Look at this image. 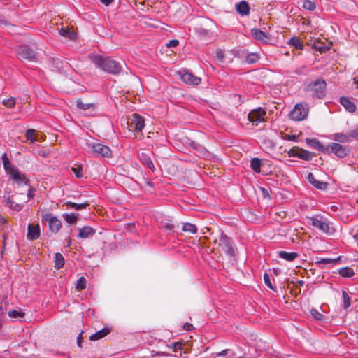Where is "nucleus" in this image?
<instances>
[{
    "mask_svg": "<svg viewBox=\"0 0 358 358\" xmlns=\"http://www.w3.org/2000/svg\"><path fill=\"white\" fill-rule=\"evenodd\" d=\"M71 171L76 176V178H81L83 177V168L80 166L72 167Z\"/></svg>",
    "mask_w": 358,
    "mask_h": 358,
    "instance_id": "nucleus-44",
    "label": "nucleus"
},
{
    "mask_svg": "<svg viewBox=\"0 0 358 358\" xmlns=\"http://www.w3.org/2000/svg\"><path fill=\"white\" fill-rule=\"evenodd\" d=\"M183 327L186 331H190L193 328V325L190 323H185Z\"/></svg>",
    "mask_w": 358,
    "mask_h": 358,
    "instance_id": "nucleus-53",
    "label": "nucleus"
},
{
    "mask_svg": "<svg viewBox=\"0 0 358 358\" xmlns=\"http://www.w3.org/2000/svg\"><path fill=\"white\" fill-rule=\"evenodd\" d=\"M69 33V30L68 29L62 28L59 31L60 35H62L63 36H66V37L67 36Z\"/></svg>",
    "mask_w": 358,
    "mask_h": 358,
    "instance_id": "nucleus-52",
    "label": "nucleus"
},
{
    "mask_svg": "<svg viewBox=\"0 0 358 358\" xmlns=\"http://www.w3.org/2000/svg\"><path fill=\"white\" fill-rule=\"evenodd\" d=\"M3 202L13 210L20 211L22 209L21 205L13 201L10 197L6 198Z\"/></svg>",
    "mask_w": 358,
    "mask_h": 358,
    "instance_id": "nucleus-26",
    "label": "nucleus"
},
{
    "mask_svg": "<svg viewBox=\"0 0 358 358\" xmlns=\"http://www.w3.org/2000/svg\"><path fill=\"white\" fill-rule=\"evenodd\" d=\"M287 44L298 50H302L303 48V45L300 42L299 38L296 36L292 37L288 41Z\"/></svg>",
    "mask_w": 358,
    "mask_h": 358,
    "instance_id": "nucleus-28",
    "label": "nucleus"
},
{
    "mask_svg": "<svg viewBox=\"0 0 358 358\" xmlns=\"http://www.w3.org/2000/svg\"><path fill=\"white\" fill-rule=\"evenodd\" d=\"M308 180L312 184L315 188L324 190L327 187V183L317 180L313 173H309L308 175Z\"/></svg>",
    "mask_w": 358,
    "mask_h": 358,
    "instance_id": "nucleus-15",
    "label": "nucleus"
},
{
    "mask_svg": "<svg viewBox=\"0 0 358 358\" xmlns=\"http://www.w3.org/2000/svg\"><path fill=\"white\" fill-rule=\"evenodd\" d=\"M229 352H230V350L229 349L223 350L222 351L217 354V357L226 356Z\"/></svg>",
    "mask_w": 358,
    "mask_h": 358,
    "instance_id": "nucleus-50",
    "label": "nucleus"
},
{
    "mask_svg": "<svg viewBox=\"0 0 358 358\" xmlns=\"http://www.w3.org/2000/svg\"><path fill=\"white\" fill-rule=\"evenodd\" d=\"M139 159L141 162L148 167L149 169H150L152 171H155V167L154 166V164L150 158V157L145 152H141L138 155Z\"/></svg>",
    "mask_w": 358,
    "mask_h": 358,
    "instance_id": "nucleus-17",
    "label": "nucleus"
},
{
    "mask_svg": "<svg viewBox=\"0 0 358 358\" xmlns=\"http://www.w3.org/2000/svg\"><path fill=\"white\" fill-rule=\"evenodd\" d=\"M182 231L185 232H188L192 234H194L197 232V228L196 225L192 223H185L182 226Z\"/></svg>",
    "mask_w": 358,
    "mask_h": 358,
    "instance_id": "nucleus-30",
    "label": "nucleus"
},
{
    "mask_svg": "<svg viewBox=\"0 0 358 358\" xmlns=\"http://www.w3.org/2000/svg\"><path fill=\"white\" fill-rule=\"evenodd\" d=\"M54 262L55 268L56 269H60L61 268H62L64 264V259L63 255L59 252L55 253Z\"/></svg>",
    "mask_w": 358,
    "mask_h": 358,
    "instance_id": "nucleus-25",
    "label": "nucleus"
},
{
    "mask_svg": "<svg viewBox=\"0 0 358 358\" xmlns=\"http://www.w3.org/2000/svg\"><path fill=\"white\" fill-rule=\"evenodd\" d=\"M354 82L358 85V75L354 78Z\"/></svg>",
    "mask_w": 358,
    "mask_h": 358,
    "instance_id": "nucleus-59",
    "label": "nucleus"
},
{
    "mask_svg": "<svg viewBox=\"0 0 358 358\" xmlns=\"http://www.w3.org/2000/svg\"><path fill=\"white\" fill-rule=\"evenodd\" d=\"M3 168L7 175L13 179L17 185H29V180L25 174L21 173L19 170L10 162L7 154L4 152L1 157Z\"/></svg>",
    "mask_w": 358,
    "mask_h": 358,
    "instance_id": "nucleus-3",
    "label": "nucleus"
},
{
    "mask_svg": "<svg viewBox=\"0 0 358 358\" xmlns=\"http://www.w3.org/2000/svg\"><path fill=\"white\" fill-rule=\"evenodd\" d=\"M288 155L292 157H298L301 159L309 161L313 157L312 152L298 147H294L288 151Z\"/></svg>",
    "mask_w": 358,
    "mask_h": 358,
    "instance_id": "nucleus-11",
    "label": "nucleus"
},
{
    "mask_svg": "<svg viewBox=\"0 0 358 358\" xmlns=\"http://www.w3.org/2000/svg\"><path fill=\"white\" fill-rule=\"evenodd\" d=\"M130 127L135 132L141 131L145 127L143 117L138 114H133L131 117Z\"/></svg>",
    "mask_w": 358,
    "mask_h": 358,
    "instance_id": "nucleus-12",
    "label": "nucleus"
},
{
    "mask_svg": "<svg viewBox=\"0 0 358 358\" xmlns=\"http://www.w3.org/2000/svg\"><path fill=\"white\" fill-rule=\"evenodd\" d=\"M224 52L223 50H219L216 52V57L220 61H222L224 58Z\"/></svg>",
    "mask_w": 358,
    "mask_h": 358,
    "instance_id": "nucleus-47",
    "label": "nucleus"
},
{
    "mask_svg": "<svg viewBox=\"0 0 358 358\" xmlns=\"http://www.w3.org/2000/svg\"><path fill=\"white\" fill-rule=\"evenodd\" d=\"M15 99L13 97H10L8 99L3 100L2 103L7 108H13L15 105Z\"/></svg>",
    "mask_w": 358,
    "mask_h": 358,
    "instance_id": "nucleus-42",
    "label": "nucleus"
},
{
    "mask_svg": "<svg viewBox=\"0 0 358 358\" xmlns=\"http://www.w3.org/2000/svg\"><path fill=\"white\" fill-rule=\"evenodd\" d=\"M66 206L68 208L74 209L76 210H83L85 209L86 207L88 206V203H76L74 202L68 201L66 203Z\"/></svg>",
    "mask_w": 358,
    "mask_h": 358,
    "instance_id": "nucleus-27",
    "label": "nucleus"
},
{
    "mask_svg": "<svg viewBox=\"0 0 358 358\" xmlns=\"http://www.w3.org/2000/svg\"><path fill=\"white\" fill-rule=\"evenodd\" d=\"M259 59V57L256 53H250L246 56L245 62L248 64L256 63Z\"/></svg>",
    "mask_w": 358,
    "mask_h": 358,
    "instance_id": "nucleus-35",
    "label": "nucleus"
},
{
    "mask_svg": "<svg viewBox=\"0 0 358 358\" xmlns=\"http://www.w3.org/2000/svg\"><path fill=\"white\" fill-rule=\"evenodd\" d=\"M94 229L90 226H85L79 229L78 237L82 239L87 238L95 234Z\"/></svg>",
    "mask_w": 358,
    "mask_h": 358,
    "instance_id": "nucleus-18",
    "label": "nucleus"
},
{
    "mask_svg": "<svg viewBox=\"0 0 358 358\" xmlns=\"http://www.w3.org/2000/svg\"><path fill=\"white\" fill-rule=\"evenodd\" d=\"M42 221L48 223L49 228L53 233H57L62 227L61 221L49 213L42 214Z\"/></svg>",
    "mask_w": 358,
    "mask_h": 358,
    "instance_id": "nucleus-7",
    "label": "nucleus"
},
{
    "mask_svg": "<svg viewBox=\"0 0 358 358\" xmlns=\"http://www.w3.org/2000/svg\"><path fill=\"white\" fill-rule=\"evenodd\" d=\"M308 115V110L302 103L296 104L289 113V117L295 121L304 120Z\"/></svg>",
    "mask_w": 358,
    "mask_h": 358,
    "instance_id": "nucleus-10",
    "label": "nucleus"
},
{
    "mask_svg": "<svg viewBox=\"0 0 358 358\" xmlns=\"http://www.w3.org/2000/svg\"><path fill=\"white\" fill-rule=\"evenodd\" d=\"M178 43H179L178 40H171L167 45L169 47H176Z\"/></svg>",
    "mask_w": 358,
    "mask_h": 358,
    "instance_id": "nucleus-51",
    "label": "nucleus"
},
{
    "mask_svg": "<svg viewBox=\"0 0 358 358\" xmlns=\"http://www.w3.org/2000/svg\"><path fill=\"white\" fill-rule=\"evenodd\" d=\"M261 165H262V162L259 158L255 157V158L252 159V160L250 162V167L255 172L260 173Z\"/></svg>",
    "mask_w": 358,
    "mask_h": 358,
    "instance_id": "nucleus-29",
    "label": "nucleus"
},
{
    "mask_svg": "<svg viewBox=\"0 0 358 358\" xmlns=\"http://www.w3.org/2000/svg\"><path fill=\"white\" fill-rule=\"evenodd\" d=\"M337 262L336 259L323 258L317 262L318 264H331Z\"/></svg>",
    "mask_w": 358,
    "mask_h": 358,
    "instance_id": "nucleus-45",
    "label": "nucleus"
},
{
    "mask_svg": "<svg viewBox=\"0 0 358 358\" xmlns=\"http://www.w3.org/2000/svg\"><path fill=\"white\" fill-rule=\"evenodd\" d=\"M340 103L350 113H354L356 110L355 105L347 97H341Z\"/></svg>",
    "mask_w": 358,
    "mask_h": 358,
    "instance_id": "nucleus-19",
    "label": "nucleus"
},
{
    "mask_svg": "<svg viewBox=\"0 0 358 358\" xmlns=\"http://www.w3.org/2000/svg\"><path fill=\"white\" fill-rule=\"evenodd\" d=\"M76 106L78 108L86 110L91 108H94L93 103H83L82 100H78L76 101Z\"/></svg>",
    "mask_w": 358,
    "mask_h": 358,
    "instance_id": "nucleus-38",
    "label": "nucleus"
},
{
    "mask_svg": "<svg viewBox=\"0 0 358 358\" xmlns=\"http://www.w3.org/2000/svg\"><path fill=\"white\" fill-rule=\"evenodd\" d=\"M294 72L298 74V75H300V74H304L306 73V67L305 66H301L297 69H296L294 71Z\"/></svg>",
    "mask_w": 358,
    "mask_h": 358,
    "instance_id": "nucleus-48",
    "label": "nucleus"
},
{
    "mask_svg": "<svg viewBox=\"0 0 358 358\" xmlns=\"http://www.w3.org/2000/svg\"><path fill=\"white\" fill-rule=\"evenodd\" d=\"M86 282H87L86 279L84 277H80L76 282V289L77 290H83V289H85Z\"/></svg>",
    "mask_w": 358,
    "mask_h": 358,
    "instance_id": "nucleus-39",
    "label": "nucleus"
},
{
    "mask_svg": "<svg viewBox=\"0 0 358 358\" xmlns=\"http://www.w3.org/2000/svg\"><path fill=\"white\" fill-rule=\"evenodd\" d=\"M6 222V219L0 215V222L1 223H5Z\"/></svg>",
    "mask_w": 358,
    "mask_h": 358,
    "instance_id": "nucleus-58",
    "label": "nucleus"
},
{
    "mask_svg": "<svg viewBox=\"0 0 358 358\" xmlns=\"http://www.w3.org/2000/svg\"><path fill=\"white\" fill-rule=\"evenodd\" d=\"M91 60L97 68L110 74L117 75L122 69L120 64L110 57L95 55L91 57Z\"/></svg>",
    "mask_w": 358,
    "mask_h": 358,
    "instance_id": "nucleus-2",
    "label": "nucleus"
},
{
    "mask_svg": "<svg viewBox=\"0 0 358 358\" xmlns=\"http://www.w3.org/2000/svg\"><path fill=\"white\" fill-rule=\"evenodd\" d=\"M219 245L222 248V250L224 253L229 256L233 257L235 255L234 250L233 248L234 243L231 238L228 237L225 234L222 233L220 236Z\"/></svg>",
    "mask_w": 358,
    "mask_h": 358,
    "instance_id": "nucleus-6",
    "label": "nucleus"
},
{
    "mask_svg": "<svg viewBox=\"0 0 358 358\" xmlns=\"http://www.w3.org/2000/svg\"><path fill=\"white\" fill-rule=\"evenodd\" d=\"M66 37L69 38L71 40H73L76 37V35L73 31H69V33L68 34Z\"/></svg>",
    "mask_w": 358,
    "mask_h": 358,
    "instance_id": "nucleus-56",
    "label": "nucleus"
},
{
    "mask_svg": "<svg viewBox=\"0 0 358 358\" xmlns=\"http://www.w3.org/2000/svg\"><path fill=\"white\" fill-rule=\"evenodd\" d=\"M236 11L242 16L248 15L250 13L248 3L245 1H241L236 5Z\"/></svg>",
    "mask_w": 358,
    "mask_h": 358,
    "instance_id": "nucleus-20",
    "label": "nucleus"
},
{
    "mask_svg": "<svg viewBox=\"0 0 358 358\" xmlns=\"http://www.w3.org/2000/svg\"><path fill=\"white\" fill-rule=\"evenodd\" d=\"M333 139L341 143H345L350 141V137L343 133H336L334 134Z\"/></svg>",
    "mask_w": 358,
    "mask_h": 358,
    "instance_id": "nucleus-32",
    "label": "nucleus"
},
{
    "mask_svg": "<svg viewBox=\"0 0 358 358\" xmlns=\"http://www.w3.org/2000/svg\"><path fill=\"white\" fill-rule=\"evenodd\" d=\"M331 150L335 155L338 157L343 158L348 155L349 149L339 143H333L330 145Z\"/></svg>",
    "mask_w": 358,
    "mask_h": 358,
    "instance_id": "nucleus-14",
    "label": "nucleus"
},
{
    "mask_svg": "<svg viewBox=\"0 0 358 358\" xmlns=\"http://www.w3.org/2000/svg\"><path fill=\"white\" fill-rule=\"evenodd\" d=\"M62 217L69 224H75L78 220V217L73 213H64L62 215Z\"/></svg>",
    "mask_w": 358,
    "mask_h": 358,
    "instance_id": "nucleus-33",
    "label": "nucleus"
},
{
    "mask_svg": "<svg viewBox=\"0 0 358 358\" xmlns=\"http://www.w3.org/2000/svg\"><path fill=\"white\" fill-rule=\"evenodd\" d=\"M40 236V226L39 224L32 225L29 224L27 238L29 240H36Z\"/></svg>",
    "mask_w": 358,
    "mask_h": 358,
    "instance_id": "nucleus-16",
    "label": "nucleus"
},
{
    "mask_svg": "<svg viewBox=\"0 0 358 358\" xmlns=\"http://www.w3.org/2000/svg\"><path fill=\"white\" fill-rule=\"evenodd\" d=\"M298 138V136L296 135H289V134H285L284 139L287 141H296Z\"/></svg>",
    "mask_w": 358,
    "mask_h": 358,
    "instance_id": "nucleus-46",
    "label": "nucleus"
},
{
    "mask_svg": "<svg viewBox=\"0 0 358 358\" xmlns=\"http://www.w3.org/2000/svg\"><path fill=\"white\" fill-rule=\"evenodd\" d=\"M82 341H83L82 335L79 334L78 336L77 337V343L79 347H81Z\"/></svg>",
    "mask_w": 358,
    "mask_h": 358,
    "instance_id": "nucleus-54",
    "label": "nucleus"
},
{
    "mask_svg": "<svg viewBox=\"0 0 358 358\" xmlns=\"http://www.w3.org/2000/svg\"><path fill=\"white\" fill-rule=\"evenodd\" d=\"M252 36L257 40L266 41L268 39L266 34L259 29H253L251 30Z\"/></svg>",
    "mask_w": 358,
    "mask_h": 358,
    "instance_id": "nucleus-23",
    "label": "nucleus"
},
{
    "mask_svg": "<svg viewBox=\"0 0 358 358\" xmlns=\"http://www.w3.org/2000/svg\"><path fill=\"white\" fill-rule=\"evenodd\" d=\"M339 274L345 278L352 277L355 274L352 268L350 267H344L340 269Z\"/></svg>",
    "mask_w": 358,
    "mask_h": 358,
    "instance_id": "nucleus-31",
    "label": "nucleus"
},
{
    "mask_svg": "<svg viewBox=\"0 0 358 358\" xmlns=\"http://www.w3.org/2000/svg\"><path fill=\"white\" fill-rule=\"evenodd\" d=\"M35 189L33 187H30L27 192V197L31 199L34 196Z\"/></svg>",
    "mask_w": 358,
    "mask_h": 358,
    "instance_id": "nucleus-49",
    "label": "nucleus"
},
{
    "mask_svg": "<svg viewBox=\"0 0 358 358\" xmlns=\"http://www.w3.org/2000/svg\"><path fill=\"white\" fill-rule=\"evenodd\" d=\"M353 237L357 241H358V228L356 229V233L353 235Z\"/></svg>",
    "mask_w": 358,
    "mask_h": 358,
    "instance_id": "nucleus-57",
    "label": "nucleus"
},
{
    "mask_svg": "<svg viewBox=\"0 0 358 358\" xmlns=\"http://www.w3.org/2000/svg\"><path fill=\"white\" fill-rule=\"evenodd\" d=\"M110 332V329L109 328H103L96 331V333L92 334L90 337V340L93 341L99 340L103 337L106 336V335H108Z\"/></svg>",
    "mask_w": 358,
    "mask_h": 358,
    "instance_id": "nucleus-22",
    "label": "nucleus"
},
{
    "mask_svg": "<svg viewBox=\"0 0 358 358\" xmlns=\"http://www.w3.org/2000/svg\"><path fill=\"white\" fill-rule=\"evenodd\" d=\"M327 83L323 79H317L310 82L304 88V91L309 93L313 98L323 99L326 95Z\"/></svg>",
    "mask_w": 358,
    "mask_h": 358,
    "instance_id": "nucleus-4",
    "label": "nucleus"
},
{
    "mask_svg": "<svg viewBox=\"0 0 358 358\" xmlns=\"http://www.w3.org/2000/svg\"><path fill=\"white\" fill-rule=\"evenodd\" d=\"M24 313L20 310H13L8 312V315L11 317L20 320L23 318Z\"/></svg>",
    "mask_w": 358,
    "mask_h": 358,
    "instance_id": "nucleus-37",
    "label": "nucleus"
},
{
    "mask_svg": "<svg viewBox=\"0 0 358 358\" xmlns=\"http://www.w3.org/2000/svg\"><path fill=\"white\" fill-rule=\"evenodd\" d=\"M17 55L20 59H24L29 61H34L36 58L35 51L29 45H22L17 48Z\"/></svg>",
    "mask_w": 358,
    "mask_h": 358,
    "instance_id": "nucleus-8",
    "label": "nucleus"
},
{
    "mask_svg": "<svg viewBox=\"0 0 358 358\" xmlns=\"http://www.w3.org/2000/svg\"><path fill=\"white\" fill-rule=\"evenodd\" d=\"M35 130L33 129H29L26 131L25 136L27 141H29L31 143H35L37 140L34 137Z\"/></svg>",
    "mask_w": 358,
    "mask_h": 358,
    "instance_id": "nucleus-36",
    "label": "nucleus"
},
{
    "mask_svg": "<svg viewBox=\"0 0 358 358\" xmlns=\"http://www.w3.org/2000/svg\"><path fill=\"white\" fill-rule=\"evenodd\" d=\"M308 224L327 234H332L334 231L328 219L321 215L308 217Z\"/></svg>",
    "mask_w": 358,
    "mask_h": 358,
    "instance_id": "nucleus-5",
    "label": "nucleus"
},
{
    "mask_svg": "<svg viewBox=\"0 0 358 358\" xmlns=\"http://www.w3.org/2000/svg\"><path fill=\"white\" fill-rule=\"evenodd\" d=\"M303 283V281H301V282H300V285H302Z\"/></svg>",
    "mask_w": 358,
    "mask_h": 358,
    "instance_id": "nucleus-61",
    "label": "nucleus"
},
{
    "mask_svg": "<svg viewBox=\"0 0 358 358\" xmlns=\"http://www.w3.org/2000/svg\"><path fill=\"white\" fill-rule=\"evenodd\" d=\"M100 1L106 6L110 5L114 0H100Z\"/></svg>",
    "mask_w": 358,
    "mask_h": 358,
    "instance_id": "nucleus-55",
    "label": "nucleus"
},
{
    "mask_svg": "<svg viewBox=\"0 0 358 358\" xmlns=\"http://www.w3.org/2000/svg\"><path fill=\"white\" fill-rule=\"evenodd\" d=\"M279 257L285 260L288 262H292L294 260L298 257V253L296 252H288L286 251H280Z\"/></svg>",
    "mask_w": 358,
    "mask_h": 358,
    "instance_id": "nucleus-24",
    "label": "nucleus"
},
{
    "mask_svg": "<svg viewBox=\"0 0 358 358\" xmlns=\"http://www.w3.org/2000/svg\"><path fill=\"white\" fill-rule=\"evenodd\" d=\"M180 78L185 83L189 85H198L201 81L199 77H197L187 71L182 73Z\"/></svg>",
    "mask_w": 358,
    "mask_h": 358,
    "instance_id": "nucleus-13",
    "label": "nucleus"
},
{
    "mask_svg": "<svg viewBox=\"0 0 358 358\" xmlns=\"http://www.w3.org/2000/svg\"><path fill=\"white\" fill-rule=\"evenodd\" d=\"M83 149L94 157L110 158L112 157L110 148L94 139H84L81 143Z\"/></svg>",
    "mask_w": 358,
    "mask_h": 358,
    "instance_id": "nucleus-1",
    "label": "nucleus"
},
{
    "mask_svg": "<svg viewBox=\"0 0 358 358\" xmlns=\"http://www.w3.org/2000/svg\"><path fill=\"white\" fill-rule=\"evenodd\" d=\"M266 115V110L262 108L259 107L249 113L248 120L253 125L257 126L259 123L264 122Z\"/></svg>",
    "mask_w": 358,
    "mask_h": 358,
    "instance_id": "nucleus-9",
    "label": "nucleus"
},
{
    "mask_svg": "<svg viewBox=\"0 0 358 358\" xmlns=\"http://www.w3.org/2000/svg\"><path fill=\"white\" fill-rule=\"evenodd\" d=\"M302 6L304 9L310 11L314 10L316 8L315 3L310 0L303 1Z\"/></svg>",
    "mask_w": 358,
    "mask_h": 358,
    "instance_id": "nucleus-34",
    "label": "nucleus"
},
{
    "mask_svg": "<svg viewBox=\"0 0 358 358\" xmlns=\"http://www.w3.org/2000/svg\"><path fill=\"white\" fill-rule=\"evenodd\" d=\"M71 242V238H69V241H68V243H67V246H69V245H70Z\"/></svg>",
    "mask_w": 358,
    "mask_h": 358,
    "instance_id": "nucleus-60",
    "label": "nucleus"
},
{
    "mask_svg": "<svg viewBox=\"0 0 358 358\" xmlns=\"http://www.w3.org/2000/svg\"><path fill=\"white\" fill-rule=\"evenodd\" d=\"M264 281L265 285H267L271 290L275 291V287L272 285L270 280V276L266 273L264 274Z\"/></svg>",
    "mask_w": 358,
    "mask_h": 358,
    "instance_id": "nucleus-43",
    "label": "nucleus"
},
{
    "mask_svg": "<svg viewBox=\"0 0 358 358\" xmlns=\"http://www.w3.org/2000/svg\"><path fill=\"white\" fill-rule=\"evenodd\" d=\"M357 334H358V332H357Z\"/></svg>",
    "mask_w": 358,
    "mask_h": 358,
    "instance_id": "nucleus-62",
    "label": "nucleus"
},
{
    "mask_svg": "<svg viewBox=\"0 0 358 358\" xmlns=\"http://www.w3.org/2000/svg\"><path fill=\"white\" fill-rule=\"evenodd\" d=\"M311 316L317 320H323L324 316L317 309H311L310 311Z\"/></svg>",
    "mask_w": 358,
    "mask_h": 358,
    "instance_id": "nucleus-41",
    "label": "nucleus"
},
{
    "mask_svg": "<svg viewBox=\"0 0 358 358\" xmlns=\"http://www.w3.org/2000/svg\"><path fill=\"white\" fill-rule=\"evenodd\" d=\"M342 296L343 299V308L345 309H347L348 307L350 306V298L347 292L345 290L342 291Z\"/></svg>",
    "mask_w": 358,
    "mask_h": 358,
    "instance_id": "nucleus-40",
    "label": "nucleus"
},
{
    "mask_svg": "<svg viewBox=\"0 0 358 358\" xmlns=\"http://www.w3.org/2000/svg\"><path fill=\"white\" fill-rule=\"evenodd\" d=\"M307 143L312 148L317 149L318 150L322 152H327L329 148H326L324 145H322L320 141L316 139H306Z\"/></svg>",
    "mask_w": 358,
    "mask_h": 358,
    "instance_id": "nucleus-21",
    "label": "nucleus"
}]
</instances>
